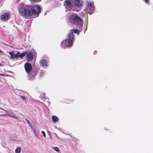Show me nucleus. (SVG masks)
<instances>
[{
	"label": "nucleus",
	"mask_w": 153,
	"mask_h": 153,
	"mask_svg": "<svg viewBox=\"0 0 153 153\" xmlns=\"http://www.w3.org/2000/svg\"><path fill=\"white\" fill-rule=\"evenodd\" d=\"M65 8L70 10H75V6L72 4L70 0H65L64 2Z\"/></svg>",
	"instance_id": "39448f33"
},
{
	"label": "nucleus",
	"mask_w": 153,
	"mask_h": 153,
	"mask_svg": "<svg viewBox=\"0 0 153 153\" xmlns=\"http://www.w3.org/2000/svg\"><path fill=\"white\" fill-rule=\"evenodd\" d=\"M25 67L26 71L27 73L30 72L32 69V66L29 63H26L25 65Z\"/></svg>",
	"instance_id": "1a4fd4ad"
},
{
	"label": "nucleus",
	"mask_w": 153,
	"mask_h": 153,
	"mask_svg": "<svg viewBox=\"0 0 153 153\" xmlns=\"http://www.w3.org/2000/svg\"><path fill=\"white\" fill-rule=\"evenodd\" d=\"M52 120L54 123L57 121L59 120V118L56 116H53L52 117Z\"/></svg>",
	"instance_id": "ddd939ff"
},
{
	"label": "nucleus",
	"mask_w": 153,
	"mask_h": 153,
	"mask_svg": "<svg viewBox=\"0 0 153 153\" xmlns=\"http://www.w3.org/2000/svg\"><path fill=\"white\" fill-rule=\"evenodd\" d=\"M20 97L22 99H23V100H25V97L24 96H20Z\"/></svg>",
	"instance_id": "4be33fe9"
},
{
	"label": "nucleus",
	"mask_w": 153,
	"mask_h": 153,
	"mask_svg": "<svg viewBox=\"0 0 153 153\" xmlns=\"http://www.w3.org/2000/svg\"><path fill=\"white\" fill-rule=\"evenodd\" d=\"M41 65L44 67H45L48 66L47 62L45 60H42L40 62Z\"/></svg>",
	"instance_id": "9b49d317"
},
{
	"label": "nucleus",
	"mask_w": 153,
	"mask_h": 153,
	"mask_svg": "<svg viewBox=\"0 0 153 153\" xmlns=\"http://www.w3.org/2000/svg\"><path fill=\"white\" fill-rule=\"evenodd\" d=\"M10 17V15L9 13H6L0 16L1 19L5 21L7 20Z\"/></svg>",
	"instance_id": "0eeeda50"
},
{
	"label": "nucleus",
	"mask_w": 153,
	"mask_h": 153,
	"mask_svg": "<svg viewBox=\"0 0 153 153\" xmlns=\"http://www.w3.org/2000/svg\"><path fill=\"white\" fill-rule=\"evenodd\" d=\"M0 75L1 76H8V75L7 74H0Z\"/></svg>",
	"instance_id": "aec40b11"
},
{
	"label": "nucleus",
	"mask_w": 153,
	"mask_h": 153,
	"mask_svg": "<svg viewBox=\"0 0 153 153\" xmlns=\"http://www.w3.org/2000/svg\"><path fill=\"white\" fill-rule=\"evenodd\" d=\"M27 122L28 123V124L30 126H31L32 125V124L29 121V120H27Z\"/></svg>",
	"instance_id": "412c9836"
},
{
	"label": "nucleus",
	"mask_w": 153,
	"mask_h": 153,
	"mask_svg": "<svg viewBox=\"0 0 153 153\" xmlns=\"http://www.w3.org/2000/svg\"><path fill=\"white\" fill-rule=\"evenodd\" d=\"M144 1L146 3H147L148 1V0H144Z\"/></svg>",
	"instance_id": "b1692460"
},
{
	"label": "nucleus",
	"mask_w": 153,
	"mask_h": 153,
	"mask_svg": "<svg viewBox=\"0 0 153 153\" xmlns=\"http://www.w3.org/2000/svg\"><path fill=\"white\" fill-rule=\"evenodd\" d=\"M88 7H89L91 8V10L90 11H88V12L90 14L92 13V12L93 10V8L94 7V5L93 2H91L88 3Z\"/></svg>",
	"instance_id": "9d476101"
},
{
	"label": "nucleus",
	"mask_w": 153,
	"mask_h": 153,
	"mask_svg": "<svg viewBox=\"0 0 153 153\" xmlns=\"http://www.w3.org/2000/svg\"><path fill=\"white\" fill-rule=\"evenodd\" d=\"M32 129L33 131L34 135L36 137H38V136L39 133L36 131V130L34 128H32Z\"/></svg>",
	"instance_id": "4468645a"
},
{
	"label": "nucleus",
	"mask_w": 153,
	"mask_h": 153,
	"mask_svg": "<svg viewBox=\"0 0 153 153\" xmlns=\"http://www.w3.org/2000/svg\"><path fill=\"white\" fill-rule=\"evenodd\" d=\"M41 0H39V1H41Z\"/></svg>",
	"instance_id": "bb28decb"
},
{
	"label": "nucleus",
	"mask_w": 153,
	"mask_h": 153,
	"mask_svg": "<svg viewBox=\"0 0 153 153\" xmlns=\"http://www.w3.org/2000/svg\"><path fill=\"white\" fill-rule=\"evenodd\" d=\"M71 31H72L73 32L74 31V33H78V34L79 33V31L78 30L72 29L70 30V33H71Z\"/></svg>",
	"instance_id": "dca6fc26"
},
{
	"label": "nucleus",
	"mask_w": 153,
	"mask_h": 153,
	"mask_svg": "<svg viewBox=\"0 0 153 153\" xmlns=\"http://www.w3.org/2000/svg\"><path fill=\"white\" fill-rule=\"evenodd\" d=\"M1 63H0V65H1Z\"/></svg>",
	"instance_id": "cd10ccee"
},
{
	"label": "nucleus",
	"mask_w": 153,
	"mask_h": 153,
	"mask_svg": "<svg viewBox=\"0 0 153 153\" xmlns=\"http://www.w3.org/2000/svg\"><path fill=\"white\" fill-rule=\"evenodd\" d=\"M44 74V71H41V72L40 73V76H43Z\"/></svg>",
	"instance_id": "a211bd4d"
},
{
	"label": "nucleus",
	"mask_w": 153,
	"mask_h": 153,
	"mask_svg": "<svg viewBox=\"0 0 153 153\" xmlns=\"http://www.w3.org/2000/svg\"><path fill=\"white\" fill-rule=\"evenodd\" d=\"M83 4V1L82 0H75L74 5L78 7H82Z\"/></svg>",
	"instance_id": "6e6552de"
},
{
	"label": "nucleus",
	"mask_w": 153,
	"mask_h": 153,
	"mask_svg": "<svg viewBox=\"0 0 153 153\" xmlns=\"http://www.w3.org/2000/svg\"><path fill=\"white\" fill-rule=\"evenodd\" d=\"M20 14L26 18L34 17L35 15L38 16L41 11V8L38 5L30 6H22L19 9Z\"/></svg>",
	"instance_id": "f257e3e1"
},
{
	"label": "nucleus",
	"mask_w": 153,
	"mask_h": 153,
	"mask_svg": "<svg viewBox=\"0 0 153 153\" xmlns=\"http://www.w3.org/2000/svg\"><path fill=\"white\" fill-rule=\"evenodd\" d=\"M41 132L42 133V134H43V136L45 137H46V135H45V132L44 131H41Z\"/></svg>",
	"instance_id": "6ab92c4d"
},
{
	"label": "nucleus",
	"mask_w": 153,
	"mask_h": 153,
	"mask_svg": "<svg viewBox=\"0 0 153 153\" xmlns=\"http://www.w3.org/2000/svg\"><path fill=\"white\" fill-rule=\"evenodd\" d=\"M53 149L55 151H56L57 152H60V150L59 149V148L56 147H53Z\"/></svg>",
	"instance_id": "f3484780"
},
{
	"label": "nucleus",
	"mask_w": 153,
	"mask_h": 153,
	"mask_svg": "<svg viewBox=\"0 0 153 153\" xmlns=\"http://www.w3.org/2000/svg\"><path fill=\"white\" fill-rule=\"evenodd\" d=\"M0 109H2V110H4V111H5V112H7V111H6V110H4V109H3V108H0Z\"/></svg>",
	"instance_id": "5701e85b"
},
{
	"label": "nucleus",
	"mask_w": 153,
	"mask_h": 153,
	"mask_svg": "<svg viewBox=\"0 0 153 153\" xmlns=\"http://www.w3.org/2000/svg\"><path fill=\"white\" fill-rule=\"evenodd\" d=\"M74 35L72 31L68 34V39L63 41L61 43L62 47H69L71 46L73 43Z\"/></svg>",
	"instance_id": "f03ea898"
},
{
	"label": "nucleus",
	"mask_w": 153,
	"mask_h": 153,
	"mask_svg": "<svg viewBox=\"0 0 153 153\" xmlns=\"http://www.w3.org/2000/svg\"><path fill=\"white\" fill-rule=\"evenodd\" d=\"M2 53V51L1 50H0V53Z\"/></svg>",
	"instance_id": "393cba45"
},
{
	"label": "nucleus",
	"mask_w": 153,
	"mask_h": 153,
	"mask_svg": "<svg viewBox=\"0 0 153 153\" xmlns=\"http://www.w3.org/2000/svg\"><path fill=\"white\" fill-rule=\"evenodd\" d=\"M1 116H10V117H13V118H14L16 119H19V117H17V116H16V115H10V113H7V114H3V115H1Z\"/></svg>",
	"instance_id": "f8f14e48"
},
{
	"label": "nucleus",
	"mask_w": 153,
	"mask_h": 153,
	"mask_svg": "<svg viewBox=\"0 0 153 153\" xmlns=\"http://www.w3.org/2000/svg\"><path fill=\"white\" fill-rule=\"evenodd\" d=\"M23 53H25V56L26 55V58L27 61H30L33 59V55L32 52L29 51L28 52H24Z\"/></svg>",
	"instance_id": "423d86ee"
},
{
	"label": "nucleus",
	"mask_w": 153,
	"mask_h": 153,
	"mask_svg": "<svg viewBox=\"0 0 153 153\" xmlns=\"http://www.w3.org/2000/svg\"><path fill=\"white\" fill-rule=\"evenodd\" d=\"M69 21L73 24H76L80 25L82 24V19L76 14H73L70 16Z\"/></svg>",
	"instance_id": "7ed1b4c3"
},
{
	"label": "nucleus",
	"mask_w": 153,
	"mask_h": 153,
	"mask_svg": "<svg viewBox=\"0 0 153 153\" xmlns=\"http://www.w3.org/2000/svg\"><path fill=\"white\" fill-rule=\"evenodd\" d=\"M56 134V137H58V136H57V134Z\"/></svg>",
	"instance_id": "a878e982"
},
{
	"label": "nucleus",
	"mask_w": 153,
	"mask_h": 153,
	"mask_svg": "<svg viewBox=\"0 0 153 153\" xmlns=\"http://www.w3.org/2000/svg\"><path fill=\"white\" fill-rule=\"evenodd\" d=\"M21 150V148L20 147H18L16 149L15 152L16 153H20Z\"/></svg>",
	"instance_id": "2eb2a0df"
},
{
	"label": "nucleus",
	"mask_w": 153,
	"mask_h": 153,
	"mask_svg": "<svg viewBox=\"0 0 153 153\" xmlns=\"http://www.w3.org/2000/svg\"><path fill=\"white\" fill-rule=\"evenodd\" d=\"M11 58L12 59H17L18 58H22L25 56V53H20L19 52L15 53L14 51L9 52Z\"/></svg>",
	"instance_id": "20e7f679"
}]
</instances>
